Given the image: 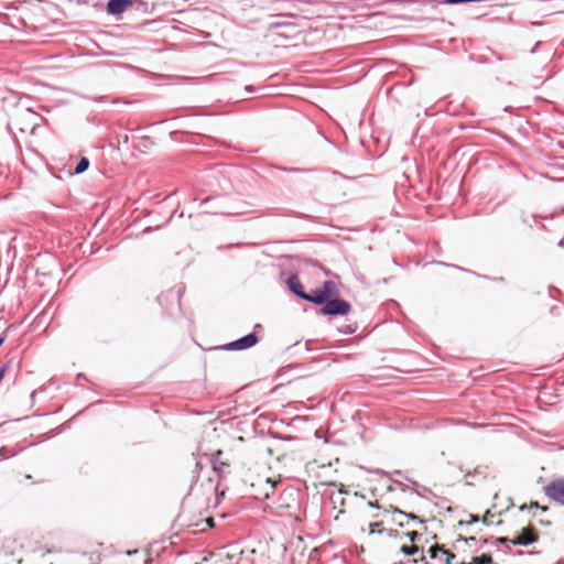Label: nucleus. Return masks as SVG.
<instances>
[{"mask_svg":"<svg viewBox=\"0 0 564 564\" xmlns=\"http://www.w3.org/2000/svg\"><path fill=\"white\" fill-rule=\"evenodd\" d=\"M337 294L336 284L333 281L323 282L322 286L318 289L312 290L310 293L306 292L304 295V301L314 303L316 305H323L327 301L328 297Z\"/></svg>","mask_w":564,"mask_h":564,"instance_id":"1","label":"nucleus"},{"mask_svg":"<svg viewBox=\"0 0 564 564\" xmlns=\"http://www.w3.org/2000/svg\"><path fill=\"white\" fill-rule=\"evenodd\" d=\"M351 311V305L348 301L332 296L327 299L324 306L318 311L321 315L329 316H345Z\"/></svg>","mask_w":564,"mask_h":564,"instance_id":"2","label":"nucleus"},{"mask_svg":"<svg viewBox=\"0 0 564 564\" xmlns=\"http://www.w3.org/2000/svg\"><path fill=\"white\" fill-rule=\"evenodd\" d=\"M543 490L551 501L564 506V477L551 480L544 486Z\"/></svg>","mask_w":564,"mask_h":564,"instance_id":"3","label":"nucleus"},{"mask_svg":"<svg viewBox=\"0 0 564 564\" xmlns=\"http://www.w3.org/2000/svg\"><path fill=\"white\" fill-rule=\"evenodd\" d=\"M259 341V337L254 333H249L234 341H230L224 346L225 350L238 351L253 347Z\"/></svg>","mask_w":564,"mask_h":564,"instance_id":"4","label":"nucleus"},{"mask_svg":"<svg viewBox=\"0 0 564 564\" xmlns=\"http://www.w3.org/2000/svg\"><path fill=\"white\" fill-rule=\"evenodd\" d=\"M539 535L533 527H527L522 530L521 534L513 538L511 543L512 545H522L527 546L534 542H536Z\"/></svg>","mask_w":564,"mask_h":564,"instance_id":"5","label":"nucleus"},{"mask_svg":"<svg viewBox=\"0 0 564 564\" xmlns=\"http://www.w3.org/2000/svg\"><path fill=\"white\" fill-rule=\"evenodd\" d=\"M223 451L218 449L215 453L212 454L210 463L213 470L218 476H224L229 473V463L221 460Z\"/></svg>","mask_w":564,"mask_h":564,"instance_id":"6","label":"nucleus"},{"mask_svg":"<svg viewBox=\"0 0 564 564\" xmlns=\"http://www.w3.org/2000/svg\"><path fill=\"white\" fill-rule=\"evenodd\" d=\"M132 2L133 0H109L107 2V12L110 15H120Z\"/></svg>","mask_w":564,"mask_h":564,"instance_id":"7","label":"nucleus"},{"mask_svg":"<svg viewBox=\"0 0 564 564\" xmlns=\"http://www.w3.org/2000/svg\"><path fill=\"white\" fill-rule=\"evenodd\" d=\"M286 284H288L289 290L293 294H295L301 300L304 299L303 294H306V292L304 291V288L300 281V278L296 274H291L286 280Z\"/></svg>","mask_w":564,"mask_h":564,"instance_id":"8","label":"nucleus"},{"mask_svg":"<svg viewBox=\"0 0 564 564\" xmlns=\"http://www.w3.org/2000/svg\"><path fill=\"white\" fill-rule=\"evenodd\" d=\"M427 553L431 558H438L440 556H445L444 564H452V558L455 557V554L444 550L440 545H433L427 550Z\"/></svg>","mask_w":564,"mask_h":564,"instance_id":"9","label":"nucleus"},{"mask_svg":"<svg viewBox=\"0 0 564 564\" xmlns=\"http://www.w3.org/2000/svg\"><path fill=\"white\" fill-rule=\"evenodd\" d=\"M460 564H492V557L489 553H482L480 556L473 557L470 563Z\"/></svg>","mask_w":564,"mask_h":564,"instance_id":"10","label":"nucleus"},{"mask_svg":"<svg viewBox=\"0 0 564 564\" xmlns=\"http://www.w3.org/2000/svg\"><path fill=\"white\" fill-rule=\"evenodd\" d=\"M89 167V160L85 156H83L74 167V174H82Z\"/></svg>","mask_w":564,"mask_h":564,"instance_id":"11","label":"nucleus"},{"mask_svg":"<svg viewBox=\"0 0 564 564\" xmlns=\"http://www.w3.org/2000/svg\"><path fill=\"white\" fill-rule=\"evenodd\" d=\"M21 116L31 122L32 129L37 124L36 119L40 117L39 113H36L35 111H32L31 109H25L21 113Z\"/></svg>","mask_w":564,"mask_h":564,"instance_id":"12","label":"nucleus"},{"mask_svg":"<svg viewBox=\"0 0 564 564\" xmlns=\"http://www.w3.org/2000/svg\"><path fill=\"white\" fill-rule=\"evenodd\" d=\"M393 513H394V514H398V516H400V517H403V518H408V519H410V520H412V521H415V522H417V523H420V524H422V523H423V520H422V519H420V518H419L416 514H414V513H406V512H404V511H402V510H400V509H398V508H393Z\"/></svg>","mask_w":564,"mask_h":564,"instance_id":"13","label":"nucleus"},{"mask_svg":"<svg viewBox=\"0 0 564 564\" xmlns=\"http://www.w3.org/2000/svg\"><path fill=\"white\" fill-rule=\"evenodd\" d=\"M401 552L405 555H413L419 552V547L416 545H402Z\"/></svg>","mask_w":564,"mask_h":564,"instance_id":"14","label":"nucleus"},{"mask_svg":"<svg viewBox=\"0 0 564 564\" xmlns=\"http://www.w3.org/2000/svg\"><path fill=\"white\" fill-rule=\"evenodd\" d=\"M512 539H509V538H505V536H501V538H496L494 541H492V544L497 545V544H503V545H512L511 543Z\"/></svg>","mask_w":564,"mask_h":564,"instance_id":"15","label":"nucleus"},{"mask_svg":"<svg viewBox=\"0 0 564 564\" xmlns=\"http://www.w3.org/2000/svg\"><path fill=\"white\" fill-rule=\"evenodd\" d=\"M267 484H268V485H269V487H270V491H267L264 496H265V498H269V497H270V495L274 491L275 486H276V482H275V481H272L271 479H268V480H267Z\"/></svg>","mask_w":564,"mask_h":564,"instance_id":"16","label":"nucleus"},{"mask_svg":"<svg viewBox=\"0 0 564 564\" xmlns=\"http://www.w3.org/2000/svg\"><path fill=\"white\" fill-rule=\"evenodd\" d=\"M405 535H406V536L410 539V541H412V542H415L417 539H420V538H421V533H419V532H416V531L408 532Z\"/></svg>","mask_w":564,"mask_h":564,"instance_id":"17","label":"nucleus"},{"mask_svg":"<svg viewBox=\"0 0 564 564\" xmlns=\"http://www.w3.org/2000/svg\"><path fill=\"white\" fill-rule=\"evenodd\" d=\"M10 367V362H6L1 368H0V382L2 381V379L4 378V373L6 371L9 369Z\"/></svg>","mask_w":564,"mask_h":564,"instance_id":"18","label":"nucleus"},{"mask_svg":"<svg viewBox=\"0 0 564 564\" xmlns=\"http://www.w3.org/2000/svg\"><path fill=\"white\" fill-rule=\"evenodd\" d=\"M86 99L88 100H93V101H96V102H101V101H105L106 100V97L105 96H99V97H85Z\"/></svg>","mask_w":564,"mask_h":564,"instance_id":"19","label":"nucleus"},{"mask_svg":"<svg viewBox=\"0 0 564 564\" xmlns=\"http://www.w3.org/2000/svg\"><path fill=\"white\" fill-rule=\"evenodd\" d=\"M379 525H380V523H378V522L370 523V524H369V529H370L369 533H370V534L376 533V532H377V529H376V528H377V527H379Z\"/></svg>","mask_w":564,"mask_h":564,"instance_id":"20","label":"nucleus"},{"mask_svg":"<svg viewBox=\"0 0 564 564\" xmlns=\"http://www.w3.org/2000/svg\"><path fill=\"white\" fill-rule=\"evenodd\" d=\"M393 484L398 485L401 490L405 491L406 490V486L404 484H402L400 480H397V479H392Z\"/></svg>","mask_w":564,"mask_h":564,"instance_id":"21","label":"nucleus"},{"mask_svg":"<svg viewBox=\"0 0 564 564\" xmlns=\"http://www.w3.org/2000/svg\"><path fill=\"white\" fill-rule=\"evenodd\" d=\"M377 474L381 475L382 477H387V478L390 477V474L388 471H384V470H378Z\"/></svg>","mask_w":564,"mask_h":564,"instance_id":"22","label":"nucleus"},{"mask_svg":"<svg viewBox=\"0 0 564 564\" xmlns=\"http://www.w3.org/2000/svg\"><path fill=\"white\" fill-rule=\"evenodd\" d=\"M184 289H185V286L183 284L178 285V289H177L178 299L181 297L182 292L184 291Z\"/></svg>","mask_w":564,"mask_h":564,"instance_id":"23","label":"nucleus"},{"mask_svg":"<svg viewBox=\"0 0 564 564\" xmlns=\"http://www.w3.org/2000/svg\"><path fill=\"white\" fill-rule=\"evenodd\" d=\"M522 220H523L524 224H527L528 226L532 227L531 219H529V217H523Z\"/></svg>","mask_w":564,"mask_h":564,"instance_id":"24","label":"nucleus"},{"mask_svg":"<svg viewBox=\"0 0 564 564\" xmlns=\"http://www.w3.org/2000/svg\"><path fill=\"white\" fill-rule=\"evenodd\" d=\"M200 468H202V464L199 462H196L194 473H198V470H200Z\"/></svg>","mask_w":564,"mask_h":564,"instance_id":"25","label":"nucleus"},{"mask_svg":"<svg viewBox=\"0 0 564 564\" xmlns=\"http://www.w3.org/2000/svg\"><path fill=\"white\" fill-rule=\"evenodd\" d=\"M464 541H465V542H467V543H468V542L474 543V542H476V541H477V538H475V536H470V538H468V539H465Z\"/></svg>","mask_w":564,"mask_h":564,"instance_id":"26","label":"nucleus"},{"mask_svg":"<svg viewBox=\"0 0 564 564\" xmlns=\"http://www.w3.org/2000/svg\"><path fill=\"white\" fill-rule=\"evenodd\" d=\"M368 506H369L370 508H379V505H378L377 502H372V501H369V502H368Z\"/></svg>","mask_w":564,"mask_h":564,"instance_id":"27","label":"nucleus"},{"mask_svg":"<svg viewBox=\"0 0 564 564\" xmlns=\"http://www.w3.org/2000/svg\"><path fill=\"white\" fill-rule=\"evenodd\" d=\"M397 533H398V531H395V530H389V531H388V534H389L390 536H394Z\"/></svg>","mask_w":564,"mask_h":564,"instance_id":"28","label":"nucleus"},{"mask_svg":"<svg viewBox=\"0 0 564 564\" xmlns=\"http://www.w3.org/2000/svg\"><path fill=\"white\" fill-rule=\"evenodd\" d=\"M6 338H7L6 335L0 336V346L4 343Z\"/></svg>","mask_w":564,"mask_h":564,"instance_id":"29","label":"nucleus"},{"mask_svg":"<svg viewBox=\"0 0 564 564\" xmlns=\"http://www.w3.org/2000/svg\"><path fill=\"white\" fill-rule=\"evenodd\" d=\"M393 474L397 475V477L403 476L401 470H394Z\"/></svg>","mask_w":564,"mask_h":564,"instance_id":"30","label":"nucleus"},{"mask_svg":"<svg viewBox=\"0 0 564 564\" xmlns=\"http://www.w3.org/2000/svg\"><path fill=\"white\" fill-rule=\"evenodd\" d=\"M246 90L251 93L254 90V88L252 86H246Z\"/></svg>","mask_w":564,"mask_h":564,"instance_id":"31","label":"nucleus"},{"mask_svg":"<svg viewBox=\"0 0 564 564\" xmlns=\"http://www.w3.org/2000/svg\"><path fill=\"white\" fill-rule=\"evenodd\" d=\"M110 102H111V104H118V102H120V99H119V98H113V99H111V101H110Z\"/></svg>","mask_w":564,"mask_h":564,"instance_id":"32","label":"nucleus"},{"mask_svg":"<svg viewBox=\"0 0 564 564\" xmlns=\"http://www.w3.org/2000/svg\"><path fill=\"white\" fill-rule=\"evenodd\" d=\"M479 518L477 516H471V522H477Z\"/></svg>","mask_w":564,"mask_h":564,"instance_id":"33","label":"nucleus"},{"mask_svg":"<svg viewBox=\"0 0 564 564\" xmlns=\"http://www.w3.org/2000/svg\"><path fill=\"white\" fill-rule=\"evenodd\" d=\"M531 508H540L539 503L538 502H532L531 503Z\"/></svg>","mask_w":564,"mask_h":564,"instance_id":"34","label":"nucleus"},{"mask_svg":"<svg viewBox=\"0 0 564 564\" xmlns=\"http://www.w3.org/2000/svg\"><path fill=\"white\" fill-rule=\"evenodd\" d=\"M284 171H289V172H299L300 170H299V169H289V170L284 169Z\"/></svg>","mask_w":564,"mask_h":564,"instance_id":"35","label":"nucleus"},{"mask_svg":"<svg viewBox=\"0 0 564 564\" xmlns=\"http://www.w3.org/2000/svg\"><path fill=\"white\" fill-rule=\"evenodd\" d=\"M495 281L502 282L505 279L502 276L496 278Z\"/></svg>","mask_w":564,"mask_h":564,"instance_id":"36","label":"nucleus"},{"mask_svg":"<svg viewBox=\"0 0 564 564\" xmlns=\"http://www.w3.org/2000/svg\"><path fill=\"white\" fill-rule=\"evenodd\" d=\"M344 333H345V334H351V333H354V329L349 328V329H347V330H344Z\"/></svg>","mask_w":564,"mask_h":564,"instance_id":"37","label":"nucleus"},{"mask_svg":"<svg viewBox=\"0 0 564 564\" xmlns=\"http://www.w3.org/2000/svg\"><path fill=\"white\" fill-rule=\"evenodd\" d=\"M137 552H138L137 550H134V551H128V554H129V555H133V554H135Z\"/></svg>","mask_w":564,"mask_h":564,"instance_id":"38","label":"nucleus"},{"mask_svg":"<svg viewBox=\"0 0 564 564\" xmlns=\"http://www.w3.org/2000/svg\"><path fill=\"white\" fill-rule=\"evenodd\" d=\"M164 294H161L158 296V301L161 302V300L163 299Z\"/></svg>","mask_w":564,"mask_h":564,"instance_id":"39","label":"nucleus"},{"mask_svg":"<svg viewBox=\"0 0 564 564\" xmlns=\"http://www.w3.org/2000/svg\"><path fill=\"white\" fill-rule=\"evenodd\" d=\"M482 521L486 523L488 521V518L485 516Z\"/></svg>","mask_w":564,"mask_h":564,"instance_id":"40","label":"nucleus"},{"mask_svg":"<svg viewBox=\"0 0 564 564\" xmlns=\"http://www.w3.org/2000/svg\"><path fill=\"white\" fill-rule=\"evenodd\" d=\"M517 554H518V555H522V554H523V552H522V551H518V552H517Z\"/></svg>","mask_w":564,"mask_h":564,"instance_id":"41","label":"nucleus"}]
</instances>
